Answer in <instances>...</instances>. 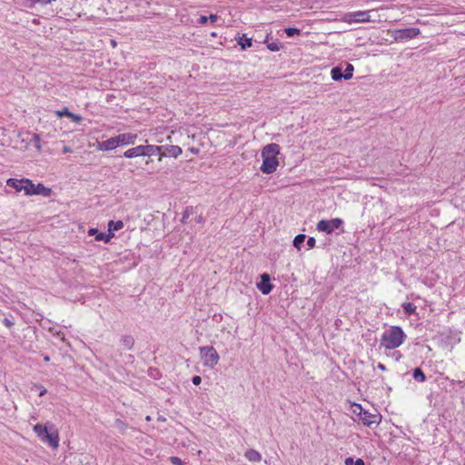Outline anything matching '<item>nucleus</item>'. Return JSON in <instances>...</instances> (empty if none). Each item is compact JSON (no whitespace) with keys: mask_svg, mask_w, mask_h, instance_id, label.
Masks as SVG:
<instances>
[{"mask_svg":"<svg viewBox=\"0 0 465 465\" xmlns=\"http://www.w3.org/2000/svg\"><path fill=\"white\" fill-rule=\"evenodd\" d=\"M183 153L180 146L177 145H149L147 144V158L153 162V157H157V165L152 167V171L155 172L161 170L163 165V162L167 157L177 158Z\"/></svg>","mask_w":465,"mask_h":465,"instance_id":"f257e3e1","label":"nucleus"},{"mask_svg":"<svg viewBox=\"0 0 465 465\" xmlns=\"http://www.w3.org/2000/svg\"><path fill=\"white\" fill-rule=\"evenodd\" d=\"M407 335L400 326H391L383 331L381 337L380 347L385 350H394L404 343Z\"/></svg>","mask_w":465,"mask_h":465,"instance_id":"f03ea898","label":"nucleus"},{"mask_svg":"<svg viewBox=\"0 0 465 465\" xmlns=\"http://www.w3.org/2000/svg\"><path fill=\"white\" fill-rule=\"evenodd\" d=\"M280 146L277 143H270L263 147L262 151V163L260 170L266 174L274 173L279 165L278 154Z\"/></svg>","mask_w":465,"mask_h":465,"instance_id":"7ed1b4c3","label":"nucleus"},{"mask_svg":"<svg viewBox=\"0 0 465 465\" xmlns=\"http://www.w3.org/2000/svg\"><path fill=\"white\" fill-rule=\"evenodd\" d=\"M33 430L43 442L47 443L53 449L59 446V434L54 425L49 422L45 426L37 423Z\"/></svg>","mask_w":465,"mask_h":465,"instance_id":"20e7f679","label":"nucleus"},{"mask_svg":"<svg viewBox=\"0 0 465 465\" xmlns=\"http://www.w3.org/2000/svg\"><path fill=\"white\" fill-rule=\"evenodd\" d=\"M6 183L16 192H25L26 195L40 194V192L35 188V184L28 179L17 180L10 178L7 180Z\"/></svg>","mask_w":465,"mask_h":465,"instance_id":"39448f33","label":"nucleus"},{"mask_svg":"<svg viewBox=\"0 0 465 465\" xmlns=\"http://www.w3.org/2000/svg\"><path fill=\"white\" fill-rule=\"evenodd\" d=\"M353 412L358 416L359 420L367 427H371L373 424L378 425L381 421V417L379 415L371 414L363 410L361 404L354 405Z\"/></svg>","mask_w":465,"mask_h":465,"instance_id":"423d86ee","label":"nucleus"},{"mask_svg":"<svg viewBox=\"0 0 465 465\" xmlns=\"http://www.w3.org/2000/svg\"><path fill=\"white\" fill-rule=\"evenodd\" d=\"M200 356L203 361V365L213 368L219 361V354L213 346L200 347Z\"/></svg>","mask_w":465,"mask_h":465,"instance_id":"0eeeda50","label":"nucleus"},{"mask_svg":"<svg viewBox=\"0 0 465 465\" xmlns=\"http://www.w3.org/2000/svg\"><path fill=\"white\" fill-rule=\"evenodd\" d=\"M420 34V30L417 27H410L404 29H396L391 32V35L396 42H404L415 38Z\"/></svg>","mask_w":465,"mask_h":465,"instance_id":"6e6552de","label":"nucleus"},{"mask_svg":"<svg viewBox=\"0 0 465 465\" xmlns=\"http://www.w3.org/2000/svg\"><path fill=\"white\" fill-rule=\"evenodd\" d=\"M343 224V221L341 218H334L331 220H321L317 225L316 229L319 232H326L327 234H331L333 232L335 229L340 228Z\"/></svg>","mask_w":465,"mask_h":465,"instance_id":"1a4fd4ad","label":"nucleus"},{"mask_svg":"<svg viewBox=\"0 0 465 465\" xmlns=\"http://www.w3.org/2000/svg\"><path fill=\"white\" fill-rule=\"evenodd\" d=\"M371 11H356L346 14L342 21L345 23H364L371 21Z\"/></svg>","mask_w":465,"mask_h":465,"instance_id":"9d476101","label":"nucleus"},{"mask_svg":"<svg viewBox=\"0 0 465 465\" xmlns=\"http://www.w3.org/2000/svg\"><path fill=\"white\" fill-rule=\"evenodd\" d=\"M257 288L261 291V292L264 295L269 294L273 288V285L271 283V279L269 274L263 273L261 276V282L257 283Z\"/></svg>","mask_w":465,"mask_h":465,"instance_id":"9b49d317","label":"nucleus"},{"mask_svg":"<svg viewBox=\"0 0 465 465\" xmlns=\"http://www.w3.org/2000/svg\"><path fill=\"white\" fill-rule=\"evenodd\" d=\"M119 146L132 144L136 139V134L130 133L121 134L115 136Z\"/></svg>","mask_w":465,"mask_h":465,"instance_id":"f8f14e48","label":"nucleus"},{"mask_svg":"<svg viewBox=\"0 0 465 465\" xmlns=\"http://www.w3.org/2000/svg\"><path fill=\"white\" fill-rule=\"evenodd\" d=\"M119 145L117 143V140L114 137H111L105 141H103V142H100L98 143V149L101 150V151H111V150H114L115 148H117Z\"/></svg>","mask_w":465,"mask_h":465,"instance_id":"ddd939ff","label":"nucleus"},{"mask_svg":"<svg viewBox=\"0 0 465 465\" xmlns=\"http://www.w3.org/2000/svg\"><path fill=\"white\" fill-rule=\"evenodd\" d=\"M126 158H133L136 156L145 155V145H139L134 148L128 149L124 153Z\"/></svg>","mask_w":465,"mask_h":465,"instance_id":"4468645a","label":"nucleus"},{"mask_svg":"<svg viewBox=\"0 0 465 465\" xmlns=\"http://www.w3.org/2000/svg\"><path fill=\"white\" fill-rule=\"evenodd\" d=\"M89 235H94L96 241H104V242H108L114 236V233L99 232L97 229L92 228L89 230Z\"/></svg>","mask_w":465,"mask_h":465,"instance_id":"2eb2a0df","label":"nucleus"},{"mask_svg":"<svg viewBox=\"0 0 465 465\" xmlns=\"http://www.w3.org/2000/svg\"><path fill=\"white\" fill-rule=\"evenodd\" d=\"M235 39L242 50H246L252 45V39L251 37H247L246 35H239Z\"/></svg>","mask_w":465,"mask_h":465,"instance_id":"dca6fc26","label":"nucleus"},{"mask_svg":"<svg viewBox=\"0 0 465 465\" xmlns=\"http://www.w3.org/2000/svg\"><path fill=\"white\" fill-rule=\"evenodd\" d=\"M55 0H26L25 3L24 4V6L25 8H34L35 5H40L41 6H45L53 2H54Z\"/></svg>","mask_w":465,"mask_h":465,"instance_id":"f3484780","label":"nucleus"},{"mask_svg":"<svg viewBox=\"0 0 465 465\" xmlns=\"http://www.w3.org/2000/svg\"><path fill=\"white\" fill-rule=\"evenodd\" d=\"M245 458L252 462H260L262 460V455L255 450H248L245 452Z\"/></svg>","mask_w":465,"mask_h":465,"instance_id":"a211bd4d","label":"nucleus"},{"mask_svg":"<svg viewBox=\"0 0 465 465\" xmlns=\"http://www.w3.org/2000/svg\"><path fill=\"white\" fill-rule=\"evenodd\" d=\"M331 78L334 81H341V79L345 80L344 73L340 66H335L331 71Z\"/></svg>","mask_w":465,"mask_h":465,"instance_id":"6ab92c4d","label":"nucleus"},{"mask_svg":"<svg viewBox=\"0 0 465 465\" xmlns=\"http://www.w3.org/2000/svg\"><path fill=\"white\" fill-rule=\"evenodd\" d=\"M412 377L418 382H424L426 381V375L420 368H415L413 370Z\"/></svg>","mask_w":465,"mask_h":465,"instance_id":"aec40b11","label":"nucleus"},{"mask_svg":"<svg viewBox=\"0 0 465 465\" xmlns=\"http://www.w3.org/2000/svg\"><path fill=\"white\" fill-rule=\"evenodd\" d=\"M124 227L122 221H110L108 223V232L113 233L114 231H119Z\"/></svg>","mask_w":465,"mask_h":465,"instance_id":"412c9836","label":"nucleus"},{"mask_svg":"<svg viewBox=\"0 0 465 465\" xmlns=\"http://www.w3.org/2000/svg\"><path fill=\"white\" fill-rule=\"evenodd\" d=\"M402 309L405 314L413 315L416 313V306L412 302H404Z\"/></svg>","mask_w":465,"mask_h":465,"instance_id":"4be33fe9","label":"nucleus"},{"mask_svg":"<svg viewBox=\"0 0 465 465\" xmlns=\"http://www.w3.org/2000/svg\"><path fill=\"white\" fill-rule=\"evenodd\" d=\"M305 238H306L305 234H302V233L296 235L292 242L293 246L295 248H297L298 250H300L305 241Z\"/></svg>","mask_w":465,"mask_h":465,"instance_id":"5701e85b","label":"nucleus"},{"mask_svg":"<svg viewBox=\"0 0 465 465\" xmlns=\"http://www.w3.org/2000/svg\"><path fill=\"white\" fill-rule=\"evenodd\" d=\"M194 208L193 206H187L183 213V217L181 219V222L183 223H185L187 222V219L193 214Z\"/></svg>","mask_w":465,"mask_h":465,"instance_id":"b1692460","label":"nucleus"},{"mask_svg":"<svg viewBox=\"0 0 465 465\" xmlns=\"http://www.w3.org/2000/svg\"><path fill=\"white\" fill-rule=\"evenodd\" d=\"M345 465H364L362 459L354 460L352 457H347L344 460Z\"/></svg>","mask_w":465,"mask_h":465,"instance_id":"393cba45","label":"nucleus"},{"mask_svg":"<svg viewBox=\"0 0 465 465\" xmlns=\"http://www.w3.org/2000/svg\"><path fill=\"white\" fill-rule=\"evenodd\" d=\"M353 71H354V67L351 64H346V68L344 70V76H345V80H350L352 78V75H353Z\"/></svg>","mask_w":465,"mask_h":465,"instance_id":"a878e982","label":"nucleus"},{"mask_svg":"<svg viewBox=\"0 0 465 465\" xmlns=\"http://www.w3.org/2000/svg\"><path fill=\"white\" fill-rule=\"evenodd\" d=\"M284 32L288 37H292L301 34V30L296 27H288Z\"/></svg>","mask_w":465,"mask_h":465,"instance_id":"bb28decb","label":"nucleus"},{"mask_svg":"<svg viewBox=\"0 0 465 465\" xmlns=\"http://www.w3.org/2000/svg\"><path fill=\"white\" fill-rule=\"evenodd\" d=\"M153 162H151V159L147 158V172L150 171L153 173L152 167H155L158 163L157 157H153Z\"/></svg>","mask_w":465,"mask_h":465,"instance_id":"cd10ccee","label":"nucleus"},{"mask_svg":"<svg viewBox=\"0 0 465 465\" xmlns=\"http://www.w3.org/2000/svg\"><path fill=\"white\" fill-rule=\"evenodd\" d=\"M169 460L173 465H184V462L179 457L176 456L170 457Z\"/></svg>","mask_w":465,"mask_h":465,"instance_id":"c85d7f7f","label":"nucleus"},{"mask_svg":"<svg viewBox=\"0 0 465 465\" xmlns=\"http://www.w3.org/2000/svg\"><path fill=\"white\" fill-rule=\"evenodd\" d=\"M147 375L152 377L153 379H157V377L160 375V372L157 369L150 368L147 370Z\"/></svg>","mask_w":465,"mask_h":465,"instance_id":"c756f323","label":"nucleus"},{"mask_svg":"<svg viewBox=\"0 0 465 465\" xmlns=\"http://www.w3.org/2000/svg\"><path fill=\"white\" fill-rule=\"evenodd\" d=\"M70 113L71 112L66 107L64 108L63 110H59V111L55 112L57 116H59V117L66 116L68 118H69Z\"/></svg>","mask_w":465,"mask_h":465,"instance_id":"7c9ffc66","label":"nucleus"},{"mask_svg":"<svg viewBox=\"0 0 465 465\" xmlns=\"http://www.w3.org/2000/svg\"><path fill=\"white\" fill-rule=\"evenodd\" d=\"M267 47L269 50H271L272 52H277L280 49V46L277 43H270V44H268Z\"/></svg>","mask_w":465,"mask_h":465,"instance_id":"2f4dec72","label":"nucleus"},{"mask_svg":"<svg viewBox=\"0 0 465 465\" xmlns=\"http://www.w3.org/2000/svg\"><path fill=\"white\" fill-rule=\"evenodd\" d=\"M315 244H316V240L314 239V237H309L307 240L308 249L314 248Z\"/></svg>","mask_w":465,"mask_h":465,"instance_id":"473e14b6","label":"nucleus"},{"mask_svg":"<svg viewBox=\"0 0 465 465\" xmlns=\"http://www.w3.org/2000/svg\"><path fill=\"white\" fill-rule=\"evenodd\" d=\"M69 118L72 119L74 123H80L82 121V116L79 114H74L73 113H70Z\"/></svg>","mask_w":465,"mask_h":465,"instance_id":"72a5a7b5","label":"nucleus"},{"mask_svg":"<svg viewBox=\"0 0 465 465\" xmlns=\"http://www.w3.org/2000/svg\"><path fill=\"white\" fill-rule=\"evenodd\" d=\"M192 382H193L194 385L198 386V385H200V384H201V382H202V378H201L200 376L195 375V376H193V377L192 378Z\"/></svg>","mask_w":465,"mask_h":465,"instance_id":"f704fd0d","label":"nucleus"},{"mask_svg":"<svg viewBox=\"0 0 465 465\" xmlns=\"http://www.w3.org/2000/svg\"><path fill=\"white\" fill-rule=\"evenodd\" d=\"M3 323H4L6 327H8V328H10V327H12V326L14 325V322H13L11 319H9V318H5V319L3 320Z\"/></svg>","mask_w":465,"mask_h":465,"instance_id":"c9c22d12","label":"nucleus"},{"mask_svg":"<svg viewBox=\"0 0 465 465\" xmlns=\"http://www.w3.org/2000/svg\"><path fill=\"white\" fill-rule=\"evenodd\" d=\"M199 24L201 25H204L208 22V17L205 16V15H201L199 20H198Z\"/></svg>","mask_w":465,"mask_h":465,"instance_id":"e433bc0d","label":"nucleus"},{"mask_svg":"<svg viewBox=\"0 0 465 465\" xmlns=\"http://www.w3.org/2000/svg\"><path fill=\"white\" fill-rule=\"evenodd\" d=\"M35 387L37 388V389H41V391L39 392V396L40 397L44 396L46 393V389H45V388H43L41 386H38V385H35Z\"/></svg>","mask_w":465,"mask_h":465,"instance_id":"4c0bfd02","label":"nucleus"},{"mask_svg":"<svg viewBox=\"0 0 465 465\" xmlns=\"http://www.w3.org/2000/svg\"><path fill=\"white\" fill-rule=\"evenodd\" d=\"M208 17V20H210L212 23H214L217 21L218 16L216 15H210Z\"/></svg>","mask_w":465,"mask_h":465,"instance_id":"58836bf2","label":"nucleus"},{"mask_svg":"<svg viewBox=\"0 0 465 465\" xmlns=\"http://www.w3.org/2000/svg\"><path fill=\"white\" fill-rule=\"evenodd\" d=\"M35 188L37 189L40 192V193H42V192L44 190H45V186L43 184H41V183H38L37 185H35Z\"/></svg>","mask_w":465,"mask_h":465,"instance_id":"ea45409f","label":"nucleus"},{"mask_svg":"<svg viewBox=\"0 0 465 465\" xmlns=\"http://www.w3.org/2000/svg\"><path fill=\"white\" fill-rule=\"evenodd\" d=\"M195 221L198 223H203L204 222V217L203 216V214H200L196 217Z\"/></svg>","mask_w":465,"mask_h":465,"instance_id":"a19ab883","label":"nucleus"},{"mask_svg":"<svg viewBox=\"0 0 465 465\" xmlns=\"http://www.w3.org/2000/svg\"><path fill=\"white\" fill-rule=\"evenodd\" d=\"M377 368L381 371H386V366L381 362L378 363Z\"/></svg>","mask_w":465,"mask_h":465,"instance_id":"79ce46f5","label":"nucleus"},{"mask_svg":"<svg viewBox=\"0 0 465 465\" xmlns=\"http://www.w3.org/2000/svg\"><path fill=\"white\" fill-rule=\"evenodd\" d=\"M63 153H72V149L69 146H64Z\"/></svg>","mask_w":465,"mask_h":465,"instance_id":"37998d69","label":"nucleus"},{"mask_svg":"<svg viewBox=\"0 0 465 465\" xmlns=\"http://www.w3.org/2000/svg\"><path fill=\"white\" fill-rule=\"evenodd\" d=\"M54 335L59 337L61 339V341H65V338H64V334H62L60 332H56Z\"/></svg>","mask_w":465,"mask_h":465,"instance_id":"c03bdc74","label":"nucleus"},{"mask_svg":"<svg viewBox=\"0 0 465 465\" xmlns=\"http://www.w3.org/2000/svg\"><path fill=\"white\" fill-rule=\"evenodd\" d=\"M44 361H50V357L49 356H45L44 357Z\"/></svg>","mask_w":465,"mask_h":465,"instance_id":"a18cd8bd","label":"nucleus"}]
</instances>
